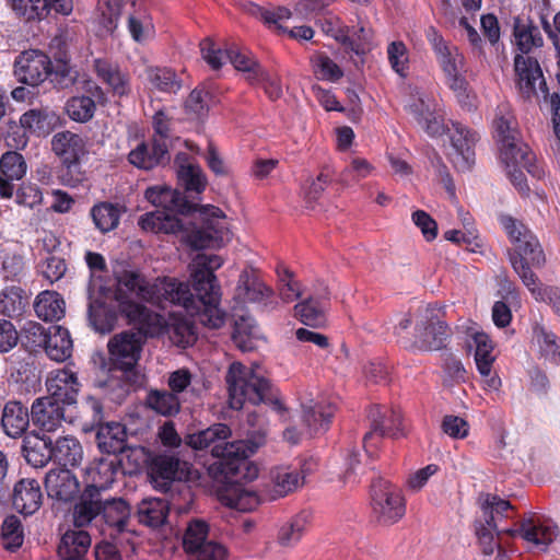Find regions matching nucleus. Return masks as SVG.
<instances>
[{
	"label": "nucleus",
	"mask_w": 560,
	"mask_h": 560,
	"mask_svg": "<svg viewBox=\"0 0 560 560\" xmlns=\"http://www.w3.org/2000/svg\"><path fill=\"white\" fill-rule=\"evenodd\" d=\"M230 406L243 408L246 401L257 405L268 399L271 384L259 365L247 369L240 362L230 365L225 376Z\"/></svg>",
	"instance_id": "39448f33"
},
{
	"label": "nucleus",
	"mask_w": 560,
	"mask_h": 560,
	"mask_svg": "<svg viewBox=\"0 0 560 560\" xmlns=\"http://www.w3.org/2000/svg\"><path fill=\"white\" fill-rule=\"evenodd\" d=\"M494 534L500 535L494 523L493 515L490 518H486L485 523L476 524V535L485 555H491L495 548H501L499 542L494 541Z\"/></svg>",
	"instance_id": "0e129e2a"
},
{
	"label": "nucleus",
	"mask_w": 560,
	"mask_h": 560,
	"mask_svg": "<svg viewBox=\"0 0 560 560\" xmlns=\"http://www.w3.org/2000/svg\"><path fill=\"white\" fill-rule=\"evenodd\" d=\"M386 54L393 71L406 78L410 69V55L406 44L402 40H394L388 44Z\"/></svg>",
	"instance_id": "4d7b16f0"
},
{
	"label": "nucleus",
	"mask_w": 560,
	"mask_h": 560,
	"mask_svg": "<svg viewBox=\"0 0 560 560\" xmlns=\"http://www.w3.org/2000/svg\"><path fill=\"white\" fill-rule=\"evenodd\" d=\"M177 177L189 192L200 194L206 189L207 178L199 165L190 162L186 153L176 155Z\"/></svg>",
	"instance_id": "473e14b6"
},
{
	"label": "nucleus",
	"mask_w": 560,
	"mask_h": 560,
	"mask_svg": "<svg viewBox=\"0 0 560 560\" xmlns=\"http://www.w3.org/2000/svg\"><path fill=\"white\" fill-rule=\"evenodd\" d=\"M43 494L37 480L22 479L13 491L12 502L14 509L24 515H32L42 505Z\"/></svg>",
	"instance_id": "7c9ffc66"
},
{
	"label": "nucleus",
	"mask_w": 560,
	"mask_h": 560,
	"mask_svg": "<svg viewBox=\"0 0 560 560\" xmlns=\"http://www.w3.org/2000/svg\"><path fill=\"white\" fill-rule=\"evenodd\" d=\"M51 71V60L40 50L23 51L14 62L19 81L32 86L43 83Z\"/></svg>",
	"instance_id": "4468645a"
},
{
	"label": "nucleus",
	"mask_w": 560,
	"mask_h": 560,
	"mask_svg": "<svg viewBox=\"0 0 560 560\" xmlns=\"http://www.w3.org/2000/svg\"><path fill=\"white\" fill-rule=\"evenodd\" d=\"M51 150L61 160L65 170L60 178L65 185L75 187L83 179L80 160L86 153V141L78 133L66 130L54 135Z\"/></svg>",
	"instance_id": "0eeeda50"
},
{
	"label": "nucleus",
	"mask_w": 560,
	"mask_h": 560,
	"mask_svg": "<svg viewBox=\"0 0 560 560\" xmlns=\"http://www.w3.org/2000/svg\"><path fill=\"white\" fill-rule=\"evenodd\" d=\"M96 442L100 450L104 453H120L126 447V428L118 422H108L101 424L96 432Z\"/></svg>",
	"instance_id": "f704fd0d"
},
{
	"label": "nucleus",
	"mask_w": 560,
	"mask_h": 560,
	"mask_svg": "<svg viewBox=\"0 0 560 560\" xmlns=\"http://www.w3.org/2000/svg\"><path fill=\"white\" fill-rule=\"evenodd\" d=\"M270 479L273 486L270 499L275 500L296 490L303 483L304 477L296 468L281 466L270 471Z\"/></svg>",
	"instance_id": "e433bc0d"
},
{
	"label": "nucleus",
	"mask_w": 560,
	"mask_h": 560,
	"mask_svg": "<svg viewBox=\"0 0 560 560\" xmlns=\"http://www.w3.org/2000/svg\"><path fill=\"white\" fill-rule=\"evenodd\" d=\"M91 535L81 528L67 530L60 539L58 556L85 558L91 547Z\"/></svg>",
	"instance_id": "ea45409f"
},
{
	"label": "nucleus",
	"mask_w": 560,
	"mask_h": 560,
	"mask_svg": "<svg viewBox=\"0 0 560 560\" xmlns=\"http://www.w3.org/2000/svg\"><path fill=\"white\" fill-rule=\"evenodd\" d=\"M232 339L243 352L253 351L260 340V331L254 318L241 316L235 320Z\"/></svg>",
	"instance_id": "a19ab883"
},
{
	"label": "nucleus",
	"mask_w": 560,
	"mask_h": 560,
	"mask_svg": "<svg viewBox=\"0 0 560 560\" xmlns=\"http://www.w3.org/2000/svg\"><path fill=\"white\" fill-rule=\"evenodd\" d=\"M148 79L155 89L162 92H176L180 88L175 72L167 68L148 69Z\"/></svg>",
	"instance_id": "69168bd1"
},
{
	"label": "nucleus",
	"mask_w": 560,
	"mask_h": 560,
	"mask_svg": "<svg viewBox=\"0 0 560 560\" xmlns=\"http://www.w3.org/2000/svg\"><path fill=\"white\" fill-rule=\"evenodd\" d=\"M47 397L62 405H73L77 402L81 390V383L78 373L70 366L52 370L46 377Z\"/></svg>",
	"instance_id": "2eb2a0df"
},
{
	"label": "nucleus",
	"mask_w": 560,
	"mask_h": 560,
	"mask_svg": "<svg viewBox=\"0 0 560 560\" xmlns=\"http://www.w3.org/2000/svg\"><path fill=\"white\" fill-rule=\"evenodd\" d=\"M308 524V515L300 513L283 525L278 535V541L283 547H292L300 541Z\"/></svg>",
	"instance_id": "6e6d98bb"
},
{
	"label": "nucleus",
	"mask_w": 560,
	"mask_h": 560,
	"mask_svg": "<svg viewBox=\"0 0 560 560\" xmlns=\"http://www.w3.org/2000/svg\"><path fill=\"white\" fill-rule=\"evenodd\" d=\"M374 171L373 165L365 159L353 158L339 175V182L343 186L350 185L351 182H359L366 178Z\"/></svg>",
	"instance_id": "e2e57ef3"
},
{
	"label": "nucleus",
	"mask_w": 560,
	"mask_h": 560,
	"mask_svg": "<svg viewBox=\"0 0 560 560\" xmlns=\"http://www.w3.org/2000/svg\"><path fill=\"white\" fill-rule=\"evenodd\" d=\"M369 417L371 431L365 433L363 438V446L368 454L372 453L373 440L376 436L396 438L402 434V418L399 410L375 406L370 410Z\"/></svg>",
	"instance_id": "ddd939ff"
},
{
	"label": "nucleus",
	"mask_w": 560,
	"mask_h": 560,
	"mask_svg": "<svg viewBox=\"0 0 560 560\" xmlns=\"http://www.w3.org/2000/svg\"><path fill=\"white\" fill-rule=\"evenodd\" d=\"M335 406L330 402L317 401L302 404V421L307 435L312 436L325 432L335 413Z\"/></svg>",
	"instance_id": "c85d7f7f"
},
{
	"label": "nucleus",
	"mask_w": 560,
	"mask_h": 560,
	"mask_svg": "<svg viewBox=\"0 0 560 560\" xmlns=\"http://www.w3.org/2000/svg\"><path fill=\"white\" fill-rule=\"evenodd\" d=\"M189 471V464L174 455L160 454L152 458L150 476L154 487L167 491L173 481L184 479Z\"/></svg>",
	"instance_id": "dca6fc26"
},
{
	"label": "nucleus",
	"mask_w": 560,
	"mask_h": 560,
	"mask_svg": "<svg viewBox=\"0 0 560 560\" xmlns=\"http://www.w3.org/2000/svg\"><path fill=\"white\" fill-rule=\"evenodd\" d=\"M66 271L67 264L65 259L59 256H46L40 264V272L49 283L60 280Z\"/></svg>",
	"instance_id": "774afa93"
},
{
	"label": "nucleus",
	"mask_w": 560,
	"mask_h": 560,
	"mask_svg": "<svg viewBox=\"0 0 560 560\" xmlns=\"http://www.w3.org/2000/svg\"><path fill=\"white\" fill-rule=\"evenodd\" d=\"M56 120V115L48 108H33L24 113L20 124L24 129L33 132H47Z\"/></svg>",
	"instance_id": "3c124183"
},
{
	"label": "nucleus",
	"mask_w": 560,
	"mask_h": 560,
	"mask_svg": "<svg viewBox=\"0 0 560 560\" xmlns=\"http://www.w3.org/2000/svg\"><path fill=\"white\" fill-rule=\"evenodd\" d=\"M164 334L170 336V339L174 345L182 348L191 346L197 338L195 327L191 322L175 314L170 316Z\"/></svg>",
	"instance_id": "49530a36"
},
{
	"label": "nucleus",
	"mask_w": 560,
	"mask_h": 560,
	"mask_svg": "<svg viewBox=\"0 0 560 560\" xmlns=\"http://www.w3.org/2000/svg\"><path fill=\"white\" fill-rule=\"evenodd\" d=\"M177 213L191 214L194 228L186 233V242L195 249L221 247L231 240L230 224L223 211L214 206L188 202L178 190L166 187L159 209L143 214L139 225L154 233H176L183 223Z\"/></svg>",
	"instance_id": "7ed1b4c3"
},
{
	"label": "nucleus",
	"mask_w": 560,
	"mask_h": 560,
	"mask_svg": "<svg viewBox=\"0 0 560 560\" xmlns=\"http://www.w3.org/2000/svg\"><path fill=\"white\" fill-rule=\"evenodd\" d=\"M295 316L300 320L313 327H320L326 323L325 307L322 301L310 298L294 306Z\"/></svg>",
	"instance_id": "8fccbe9b"
},
{
	"label": "nucleus",
	"mask_w": 560,
	"mask_h": 560,
	"mask_svg": "<svg viewBox=\"0 0 560 560\" xmlns=\"http://www.w3.org/2000/svg\"><path fill=\"white\" fill-rule=\"evenodd\" d=\"M521 537L534 546L546 549L557 537L558 528L556 525L541 522L534 514L523 517L520 523Z\"/></svg>",
	"instance_id": "a878e982"
},
{
	"label": "nucleus",
	"mask_w": 560,
	"mask_h": 560,
	"mask_svg": "<svg viewBox=\"0 0 560 560\" xmlns=\"http://www.w3.org/2000/svg\"><path fill=\"white\" fill-rule=\"evenodd\" d=\"M88 486L85 490L102 493L112 486L115 480V469L113 464L106 460H100L90 464L85 468Z\"/></svg>",
	"instance_id": "37998d69"
},
{
	"label": "nucleus",
	"mask_w": 560,
	"mask_h": 560,
	"mask_svg": "<svg viewBox=\"0 0 560 560\" xmlns=\"http://www.w3.org/2000/svg\"><path fill=\"white\" fill-rule=\"evenodd\" d=\"M448 336L450 330L444 322L425 316L416 325L415 345L425 351L439 350L445 346Z\"/></svg>",
	"instance_id": "412c9836"
},
{
	"label": "nucleus",
	"mask_w": 560,
	"mask_h": 560,
	"mask_svg": "<svg viewBox=\"0 0 560 560\" xmlns=\"http://www.w3.org/2000/svg\"><path fill=\"white\" fill-rule=\"evenodd\" d=\"M432 105V100L424 92L413 89L405 102V109L419 122L433 112Z\"/></svg>",
	"instance_id": "680f3d73"
},
{
	"label": "nucleus",
	"mask_w": 560,
	"mask_h": 560,
	"mask_svg": "<svg viewBox=\"0 0 560 560\" xmlns=\"http://www.w3.org/2000/svg\"><path fill=\"white\" fill-rule=\"evenodd\" d=\"M12 11L25 21L45 19L50 10L69 15L73 10L72 0H7Z\"/></svg>",
	"instance_id": "f3484780"
},
{
	"label": "nucleus",
	"mask_w": 560,
	"mask_h": 560,
	"mask_svg": "<svg viewBox=\"0 0 560 560\" xmlns=\"http://www.w3.org/2000/svg\"><path fill=\"white\" fill-rule=\"evenodd\" d=\"M530 348L539 358L560 363V337L541 323L532 326Z\"/></svg>",
	"instance_id": "bb28decb"
},
{
	"label": "nucleus",
	"mask_w": 560,
	"mask_h": 560,
	"mask_svg": "<svg viewBox=\"0 0 560 560\" xmlns=\"http://www.w3.org/2000/svg\"><path fill=\"white\" fill-rule=\"evenodd\" d=\"M144 336L140 330L116 334L108 342V351L114 364L124 371H130L139 361Z\"/></svg>",
	"instance_id": "f8f14e48"
},
{
	"label": "nucleus",
	"mask_w": 560,
	"mask_h": 560,
	"mask_svg": "<svg viewBox=\"0 0 560 560\" xmlns=\"http://www.w3.org/2000/svg\"><path fill=\"white\" fill-rule=\"evenodd\" d=\"M222 265L223 259L219 255L201 253L194 257L188 268L196 294L191 292L188 282L176 278L159 277L150 281L137 270L117 271L115 277L119 310L130 323L140 326L139 330L144 338L164 334L168 320L145 305L124 298V293L129 292L143 302L161 307L166 303L180 306L201 325L219 329L224 325L226 315L219 307L221 292L214 271Z\"/></svg>",
	"instance_id": "f257e3e1"
},
{
	"label": "nucleus",
	"mask_w": 560,
	"mask_h": 560,
	"mask_svg": "<svg viewBox=\"0 0 560 560\" xmlns=\"http://www.w3.org/2000/svg\"><path fill=\"white\" fill-rule=\"evenodd\" d=\"M475 343V362L478 372L486 378V384L490 389L497 390L501 386V380L497 375H491L492 365L495 357L493 354V342L485 332H476L472 337Z\"/></svg>",
	"instance_id": "5701e85b"
},
{
	"label": "nucleus",
	"mask_w": 560,
	"mask_h": 560,
	"mask_svg": "<svg viewBox=\"0 0 560 560\" xmlns=\"http://www.w3.org/2000/svg\"><path fill=\"white\" fill-rule=\"evenodd\" d=\"M447 131L453 149V152L450 153L452 162L462 171L468 170L474 163V145L477 135L459 122H453L452 128H448Z\"/></svg>",
	"instance_id": "6ab92c4d"
},
{
	"label": "nucleus",
	"mask_w": 560,
	"mask_h": 560,
	"mask_svg": "<svg viewBox=\"0 0 560 560\" xmlns=\"http://www.w3.org/2000/svg\"><path fill=\"white\" fill-rule=\"evenodd\" d=\"M493 135L504 163L529 167L532 152L520 139L517 121L509 103H500L492 120Z\"/></svg>",
	"instance_id": "423d86ee"
},
{
	"label": "nucleus",
	"mask_w": 560,
	"mask_h": 560,
	"mask_svg": "<svg viewBox=\"0 0 560 560\" xmlns=\"http://www.w3.org/2000/svg\"><path fill=\"white\" fill-rule=\"evenodd\" d=\"M63 406L51 397L37 398L32 405L33 423L42 431H56L65 420Z\"/></svg>",
	"instance_id": "b1692460"
},
{
	"label": "nucleus",
	"mask_w": 560,
	"mask_h": 560,
	"mask_svg": "<svg viewBox=\"0 0 560 560\" xmlns=\"http://www.w3.org/2000/svg\"><path fill=\"white\" fill-rule=\"evenodd\" d=\"M425 36L445 77L465 71V57L457 46L446 42L433 26L427 30Z\"/></svg>",
	"instance_id": "a211bd4d"
},
{
	"label": "nucleus",
	"mask_w": 560,
	"mask_h": 560,
	"mask_svg": "<svg viewBox=\"0 0 560 560\" xmlns=\"http://www.w3.org/2000/svg\"><path fill=\"white\" fill-rule=\"evenodd\" d=\"M514 37L518 49L523 54L529 52L533 48L541 47L544 44L539 28L530 21L520 18L514 20Z\"/></svg>",
	"instance_id": "a18cd8bd"
},
{
	"label": "nucleus",
	"mask_w": 560,
	"mask_h": 560,
	"mask_svg": "<svg viewBox=\"0 0 560 560\" xmlns=\"http://www.w3.org/2000/svg\"><path fill=\"white\" fill-rule=\"evenodd\" d=\"M27 165L23 155L16 151H8L0 159V175L11 180H20L26 174Z\"/></svg>",
	"instance_id": "bf43d9fd"
},
{
	"label": "nucleus",
	"mask_w": 560,
	"mask_h": 560,
	"mask_svg": "<svg viewBox=\"0 0 560 560\" xmlns=\"http://www.w3.org/2000/svg\"><path fill=\"white\" fill-rule=\"evenodd\" d=\"M230 436L231 429L226 424L215 423L187 435L186 443L195 450L212 446L211 453L219 459L217 469L225 481V486L219 490V500L229 508L249 512L259 505L260 498L242 481H252L258 477V467L248 462L257 446L243 440L226 442Z\"/></svg>",
	"instance_id": "f03ea898"
},
{
	"label": "nucleus",
	"mask_w": 560,
	"mask_h": 560,
	"mask_svg": "<svg viewBox=\"0 0 560 560\" xmlns=\"http://www.w3.org/2000/svg\"><path fill=\"white\" fill-rule=\"evenodd\" d=\"M148 406L163 416H173L179 411L180 402L176 394L167 390H152L147 397Z\"/></svg>",
	"instance_id": "864d4df0"
},
{
	"label": "nucleus",
	"mask_w": 560,
	"mask_h": 560,
	"mask_svg": "<svg viewBox=\"0 0 560 560\" xmlns=\"http://www.w3.org/2000/svg\"><path fill=\"white\" fill-rule=\"evenodd\" d=\"M51 456L56 463L63 467H75L83 458V448L75 438L63 436L55 443L51 442Z\"/></svg>",
	"instance_id": "58836bf2"
},
{
	"label": "nucleus",
	"mask_w": 560,
	"mask_h": 560,
	"mask_svg": "<svg viewBox=\"0 0 560 560\" xmlns=\"http://www.w3.org/2000/svg\"><path fill=\"white\" fill-rule=\"evenodd\" d=\"M200 50L202 58L212 69H220L224 61L229 59L236 70L245 73L246 80L250 84L256 83L257 74L262 69L249 52L241 50L236 46H231L223 51L215 48L214 44L206 38L200 43Z\"/></svg>",
	"instance_id": "9d476101"
},
{
	"label": "nucleus",
	"mask_w": 560,
	"mask_h": 560,
	"mask_svg": "<svg viewBox=\"0 0 560 560\" xmlns=\"http://www.w3.org/2000/svg\"><path fill=\"white\" fill-rule=\"evenodd\" d=\"M23 451L25 459L34 467H43L51 456V440L49 438H39L37 435L26 436L24 439Z\"/></svg>",
	"instance_id": "c03bdc74"
},
{
	"label": "nucleus",
	"mask_w": 560,
	"mask_h": 560,
	"mask_svg": "<svg viewBox=\"0 0 560 560\" xmlns=\"http://www.w3.org/2000/svg\"><path fill=\"white\" fill-rule=\"evenodd\" d=\"M170 511V504L165 499L148 498L138 504V521L151 528L162 526Z\"/></svg>",
	"instance_id": "c9c22d12"
},
{
	"label": "nucleus",
	"mask_w": 560,
	"mask_h": 560,
	"mask_svg": "<svg viewBox=\"0 0 560 560\" xmlns=\"http://www.w3.org/2000/svg\"><path fill=\"white\" fill-rule=\"evenodd\" d=\"M34 310L45 322L59 320L65 315V301L57 292L44 291L37 295Z\"/></svg>",
	"instance_id": "79ce46f5"
},
{
	"label": "nucleus",
	"mask_w": 560,
	"mask_h": 560,
	"mask_svg": "<svg viewBox=\"0 0 560 560\" xmlns=\"http://www.w3.org/2000/svg\"><path fill=\"white\" fill-rule=\"evenodd\" d=\"M255 81L256 83L254 84L260 85L270 100L276 101L282 96L283 90L281 79L278 74L271 73L262 68L258 72Z\"/></svg>",
	"instance_id": "338daca9"
},
{
	"label": "nucleus",
	"mask_w": 560,
	"mask_h": 560,
	"mask_svg": "<svg viewBox=\"0 0 560 560\" xmlns=\"http://www.w3.org/2000/svg\"><path fill=\"white\" fill-rule=\"evenodd\" d=\"M30 298L21 285H4L0 290V313L10 318L22 316L30 305Z\"/></svg>",
	"instance_id": "72a5a7b5"
},
{
	"label": "nucleus",
	"mask_w": 560,
	"mask_h": 560,
	"mask_svg": "<svg viewBox=\"0 0 560 560\" xmlns=\"http://www.w3.org/2000/svg\"><path fill=\"white\" fill-rule=\"evenodd\" d=\"M128 160L138 168L151 170L168 160L167 144L158 139L152 143L140 142L130 151Z\"/></svg>",
	"instance_id": "c756f323"
},
{
	"label": "nucleus",
	"mask_w": 560,
	"mask_h": 560,
	"mask_svg": "<svg viewBox=\"0 0 560 560\" xmlns=\"http://www.w3.org/2000/svg\"><path fill=\"white\" fill-rule=\"evenodd\" d=\"M336 36L342 44L347 45L357 55L365 54L371 50L373 40V31L368 23L359 22L358 25L347 26Z\"/></svg>",
	"instance_id": "4c0bfd02"
},
{
	"label": "nucleus",
	"mask_w": 560,
	"mask_h": 560,
	"mask_svg": "<svg viewBox=\"0 0 560 560\" xmlns=\"http://www.w3.org/2000/svg\"><path fill=\"white\" fill-rule=\"evenodd\" d=\"M311 65L319 80L336 82L343 77L341 68L324 52H315L311 57Z\"/></svg>",
	"instance_id": "5fc2aeb1"
},
{
	"label": "nucleus",
	"mask_w": 560,
	"mask_h": 560,
	"mask_svg": "<svg viewBox=\"0 0 560 560\" xmlns=\"http://www.w3.org/2000/svg\"><path fill=\"white\" fill-rule=\"evenodd\" d=\"M236 295L243 302L273 306V291L253 271L241 272L236 287Z\"/></svg>",
	"instance_id": "aec40b11"
},
{
	"label": "nucleus",
	"mask_w": 560,
	"mask_h": 560,
	"mask_svg": "<svg viewBox=\"0 0 560 560\" xmlns=\"http://www.w3.org/2000/svg\"><path fill=\"white\" fill-rule=\"evenodd\" d=\"M500 223L514 245V252L510 253V262L537 302L549 303L555 312L560 315V289L542 285L532 268H540L545 265L546 257L536 236L523 222L511 215H501Z\"/></svg>",
	"instance_id": "20e7f679"
},
{
	"label": "nucleus",
	"mask_w": 560,
	"mask_h": 560,
	"mask_svg": "<svg viewBox=\"0 0 560 560\" xmlns=\"http://www.w3.org/2000/svg\"><path fill=\"white\" fill-rule=\"evenodd\" d=\"M514 68L517 75V86L524 98H530L536 94L537 82L539 86L546 85L541 69L535 58L517 55L514 59Z\"/></svg>",
	"instance_id": "393cba45"
},
{
	"label": "nucleus",
	"mask_w": 560,
	"mask_h": 560,
	"mask_svg": "<svg viewBox=\"0 0 560 560\" xmlns=\"http://www.w3.org/2000/svg\"><path fill=\"white\" fill-rule=\"evenodd\" d=\"M27 332L34 336L33 342L43 347L51 360L63 362L71 357L73 345L66 328L52 326L46 330L42 325L33 324L28 327Z\"/></svg>",
	"instance_id": "9b49d317"
},
{
	"label": "nucleus",
	"mask_w": 560,
	"mask_h": 560,
	"mask_svg": "<svg viewBox=\"0 0 560 560\" xmlns=\"http://www.w3.org/2000/svg\"><path fill=\"white\" fill-rule=\"evenodd\" d=\"M30 424V415L26 407L19 401H9L4 405L1 417V427L4 433L18 439L22 436Z\"/></svg>",
	"instance_id": "2f4dec72"
},
{
	"label": "nucleus",
	"mask_w": 560,
	"mask_h": 560,
	"mask_svg": "<svg viewBox=\"0 0 560 560\" xmlns=\"http://www.w3.org/2000/svg\"><path fill=\"white\" fill-rule=\"evenodd\" d=\"M130 517V506L121 498H104L102 495L98 532L101 535L110 538L117 545L130 544L131 534L127 530Z\"/></svg>",
	"instance_id": "1a4fd4ad"
},
{
	"label": "nucleus",
	"mask_w": 560,
	"mask_h": 560,
	"mask_svg": "<svg viewBox=\"0 0 560 560\" xmlns=\"http://www.w3.org/2000/svg\"><path fill=\"white\" fill-rule=\"evenodd\" d=\"M102 504V493L84 490L72 510L75 528L92 525L98 529Z\"/></svg>",
	"instance_id": "cd10ccee"
},
{
	"label": "nucleus",
	"mask_w": 560,
	"mask_h": 560,
	"mask_svg": "<svg viewBox=\"0 0 560 560\" xmlns=\"http://www.w3.org/2000/svg\"><path fill=\"white\" fill-rule=\"evenodd\" d=\"M96 104L89 96H73L66 104V112L70 119L78 122L91 120L95 114Z\"/></svg>",
	"instance_id": "13d9d810"
},
{
	"label": "nucleus",
	"mask_w": 560,
	"mask_h": 560,
	"mask_svg": "<svg viewBox=\"0 0 560 560\" xmlns=\"http://www.w3.org/2000/svg\"><path fill=\"white\" fill-rule=\"evenodd\" d=\"M244 10L264 21L268 26H273L278 31H284L282 22L291 16V11L287 8L280 7L275 10L262 8L254 2L244 4Z\"/></svg>",
	"instance_id": "603ef678"
},
{
	"label": "nucleus",
	"mask_w": 560,
	"mask_h": 560,
	"mask_svg": "<svg viewBox=\"0 0 560 560\" xmlns=\"http://www.w3.org/2000/svg\"><path fill=\"white\" fill-rule=\"evenodd\" d=\"M209 526L201 520H194L188 523L183 536V548L190 557L196 553L203 544H207Z\"/></svg>",
	"instance_id": "09e8293b"
},
{
	"label": "nucleus",
	"mask_w": 560,
	"mask_h": 560,
	"mask_svg": "<svg viewBox=\"0 0 560 560\" xmlns=\"http://www.w3.org/2000/svg\"><path fill=\"white\" fill-rule=\"evenodd\" d=\"M24 535L19 517L8 516L1 527V540L4 549L15 551L23 544Z\"/></svg>",
	"instance_id": "052dcab7"
},
{
	"label": "nucleus",
	"mask_w": 560,
	"mask_h": 560,
	"mask_svg": "<svg viewBox=\"0 0 560 560\" xmlns=\"http://www.w3.org/2000/svg\"><path fill=\"white\" fill-rule=\"evenodd\" d=\"M371 506L375 521L386 526L397 523L406 512L401 491L384 479H377L371 486Z\"/></svg>",
	"instance_id": "6e6552de"
},
{
	"label": "nucleus",
	"mask_w": 560,
	"mask_h": 560,
	"mask_svg": "<svg viewBox=\"0 0 560 560\" xmlns=\"http://www.w3.org/2000/svg\"><path fill=\"white\" fill-rule=\"evenodd\" d=\"M45 488L48 497L60 501H70L79 490L77 476L68 468L50 469L45 477Z\"/></svg>",
	"instance_id": "4be33fe9"
},
{
	"label": "nucleus",
	"mask_w": 560,
	"mask_h": 560,
	"mask_svg": "<svg viewBox=\"0 0 560 560\" xmlns=\"http://www.w3.org/2000/svg\"><path fill=\"white\" fill-rule=\"evenodd\" d=\"M91 215L95 226L102 233H106L118 226L121 209L110 202H101L92 208Z\"/></svg>",
	"instance_id": "de8ad7c7"
}]
</instances>
